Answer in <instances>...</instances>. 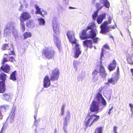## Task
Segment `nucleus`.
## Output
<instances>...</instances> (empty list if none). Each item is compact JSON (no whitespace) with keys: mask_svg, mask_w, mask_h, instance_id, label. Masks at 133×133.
Here are the masks:
<instances>
[{"mask_svg":"<svg viewBox=\"0 0 133 133\" xmlns=\"http://www.w3.org/2000/svg\"><path fill=\"white\" fill-rule=\"evenodd\" d=\"M68 121L64 120V127H66Z\"/></svg>","mask_w":133,"mask_h":133,"instance_id":"obj_49","label":"nucleus"},{"mask_svg":"<svg viewBox=\"0 0 133 133\" xmlns=\"http://www.w3.org/2000/svg\"><path fill=\"white\" fill-rule=\"evenodd\" d=\"M9 60H8L6 57H4L3 59L1 64H4L5 62H7Z\"/></svg>","mask_w":133,"mask_h":133,"instance_id":"obj_40","label":"nucleus"},{"mask_svg":"<svg viewBox=\"0 0 133 133\" xmlns=\"http://www.w3.org/2000/svg\"><path fill=\"white\" fill-rule=\"evenodd\" d=\"M23 36L24 37V39H25L27 38L31 37L32 34L30 32H26L24 34Z\"/></svg>","mask_w":133,"mask_h":133,"instance_id":"obj_27","label":"nucleus"},{"mask_svg":"<svg viewBox=\"0 0 133 133\" xmlns=\"http://www.w3.org/2000/svg\"><path fill=\"white\" fill-rule=\"evenodd\" d=\"M35 7L36 9V13L37 14H40L43 17L44 16L42 12L41 11L40 8H39L38 6L36 4L35 5Z\"/></svg>","mask_w":133,"mask_h":133,"instance_id":"obj_26","label":"nucleus"},{"mask_svg":"<svg viewBox=\"0 0 133 133\" xmlns=\"http://www.w3.org/2000/svg\"><path fill=\"white\" fill-rule=\"evenodd\" d=\"M116 66V63L114 59L112 60V63H110L108 65V68L110 71H111L115 69Z\"/></svg>","mask_w":133,"mask_h":133,"instance_id":"obj_11","label":"nucleus"},{"mask_svg":"<svg viewBox=\"0 0 133 133\" xmlns=\"http://www.w3.org/2000/svg\"><path fill=\"white\" fill-rule=\"evenodd\" d=\"M110 38H112L113 39V38H114L112 36H110Z\"/></svg>","mask_w":133,"mask_h":133,"instance_id":"obj_62","label":"nucleus"},{"mask_svg":"<svg viewBox=\"0 0 133 133\" xmlns=\"http://www.w3.org/2000/svg\"><path fill=\"white\" fill-rule=\"evenodd\" d=\"M74 67L76 68H77V65L78 64V63L76 61H74L73 62Z\"/></svg>","mask_w":133,"mask_h":133,"instance_id":"obj_45","label":"nucleus"},{"mask_svg":"<svg viewBox=\"0 0 133 133\" xmlns=\"http://www.w3.org/2000/svg\"><path fill=\"white\" fill-rule=\"evenodd\" d=\"M128 64L131 65L133 64V56L129 57L127 59Z\"/></svg>","mask_w":133,"mask_h":133,"instance_id":"obj_32","label":"nucleus"},{"mask_svg":"<svg viewBox=\"0 0 133 133\" xmlns=\"http://www.w3.org/2000/svg\"><path fill=\"white\" fill-rule=\"evenodd\" d=\"M108 22L107 21H104L101 25L100 28L101 29L100 31V33L102 34H105L107 32H109L110 30V28L112 29H114L115 27L114 26L111 27L108 26Z\"/></svg>","mask_w":133,"mask_h":133,"instance_id":"obj_3","label":"nucleus"},{"mask_svg":"<svg viewBox=\"0 0 133 133\" xmlns=\"http://www.w3.org/2000/svg\"><path fill=\"white\" fill-rule=\"evenodd\" d=\"M69 8L70 9H76V8L73 7H71V6H70Z\"/></svg>","mask_w":133,"mask_h":133,"instance_id":"obj_59","label":"nucleus"},{"mask_svg":"<svg viewBox=\"0 0 133 133\" xmlns=\"http://www.w3.org/2000/svg\"><path fill=\"white\" fill-rule=\"evenodd\" d=\"M74 48L75 49V53L74 57L75 58H77L81 54V51L79 50L78 44H77L75 46Z\"/></svg>","mask_w":133,"mask_h":133,"instance_id":"obj_13","label":"nucleus"},{"mask_svg":"<svg viewBox=\"0 0 133 133\" xmlns=\"http://www.w3.org/2000/svg\"><path fill=\"white\" fill-rule=\"evenodd\" d=\"M70 114L69 113H68L67 115L65 116L64 118V120L68 121V120L70 118Z\"/></svg>","mask_w":133,"mask_h":133,"instance_id":"obj_42","label":"nucleus"},{"mask_svg":"<svg viewBox=\"0 0 133 133\" xmlns=\"http://www.w3.org/2000/svg\"><path fill=\"white\" fill-rule=\"evenodd\" d=\"M104 6L103 5L102 0H99V3H97L95 4V7L97 9L96 10L99 11V10L101 9Z\"/></svg>","mask_w":133,"mask_h":133,"instance_id":"obj_20","label":"nucleus"},{"mask_svg":"<svg viewBox=\"0 0 133 133\" xmlns=\"http://www.w3.org/2000/svg\"><path fill=\"white\" fill-rule=\"evenodd\" d=\"M114 132V133H118L117 132V131H116V132Z\"/></svg>","mask_w":133,"mask_h":133,"instance_id":"obj_64","label":"nucleus"},{"mask_svg":"<svg viewBox=\"0 0 133 133\" xmlns=\"http://www.w3.org/2000/svg\"><path fill=\"white\" fill-rule=\"evenodd\" d=\"M67 35L69 39L70 42L72 44H76V40L75 37V35L74 34L70 33V32H68Z\"/></svg>","mask_w":133,"mask_h":133,"instance_id":"obj_7","label":"nucleus"},{"mask_svg":"<svg viewBox=\"0 0 133 133\" xmlns=\"http://www.w3.org/2000/svg\"><path fill=\"white\" fill-rule=\"evenodd\" d=\"M118 79V78L117 77H114L108 79V81L109 83L115 84L117 82Z\"/></svg>","mask_w":133,"mask_h":133,"instance_id":"obj_18","label":"nucleus"},{"mask_svg":"<svg viewBox=\"0 0 133 133\" xmlns=\"http://www.w3.org/2000/svg\"><path fill=\"white\" fill-rule=\"evenodd\" d=\"M88 31L86 29L83 30L79 34V37L81 40L88 39V35L87 34Z\"/></svg>","mask_w":133,"mask_h":133,"instance_id":"obj_10","label":"nucleus"},{"mask_svg":"<svg viewBox=\"0 0 133 133\" xmlns=\"http://www.w3.org/2000/svg\"><path fill=\"white\" fill-rule=\"evenodd\" d=\"M119 68L118 66L117 67V73H118L119 72Z\"/></svg>","mask_w":133,"mask_h":133,"instance_id":"obj_58","label":"nucleus"},{"mask_svg":"<svg viewBox=\"0 0 133 133\" xmlns=\"http://www.w3.org/2000/svg\"><path fill=\"white\" fill-rule=\"evenodd\" d=\"M103 5H104V6L107 8H109L110 7V3L108 0H102Z\"/></svg>","mask_w":133,"mask_h":133,"instance_id":"obj_25","label":"nucleus"},{"mask_svg":"<svg viewBox=\"0 0 133 133\" xmlns=\"http://www.w3.org/2000/svg\"><path fill=\"white\" fill-rule=\"evenodd\" d=\"M33 24L34 22L32 21H28L26 23V26L28 27L32 25Z\"/></svg>","mask_w":133,"mask_h":133,"instance_id":"obj_34","label":"nucleus"},{"mask_svg":"<svg viewBox=\"0 0 133 133\" xmlns=\"http://www.w3.org/2000/svg\"><path fill=\"white\" fill-rule=\"evenodd\" d=\"M20 25L21 28L23 32H24L25 31V25L24 22L20 21Z\"/></svg>","mask_w":133,"mask_h":133,"instance_id":"obj_29","label":"nucleus"},{"mask_svg":"<svg viewBox=\"0 0 133 133\" xmlns=\"http://www.w3.org/2000/svg\"><path fill=\"white\" fill-rule=\"evenodd\" d=\"M102 128L101 127L97 128L95 129L94 133H102Z\"/></svg>","mask_w":133,"mask_h":133,"instance_id":"obj_28","label":"nucleus"},{"mask_svg":"<svg viewBox=\"0 0 133 133\" xmlns=\"http://www.w3.org/2000/svg\"><path fill=\"white\" fill-rule=\"evenodd\" d=\"M3 98L5 100H8L10 98L9 95L7 94H4L3 95Z\"/></svg>","mask_w":133,"mask_h":133,"instance_id":"obj_37","label":"nucleus"},{"mask_svg":"<svg viewBox=\"0 0 133 133\" xmlns=\"http://www.w3.org/2000/svg\"><path fill=\"white\" fill-rule=\"evenodd\" d=\"M11 48H12V49L10 50L11 49H8V50H10L8 52V54L9 55H15V53L14 51V49L13 48V47L12 46H11Z\"/></svg>","mask_w":133,"mask_h":133,"instance_id":"obj_31","label":"nucleus"},{"mask_svg":"<svg viewBox=\"0 0 133 133\" xmlns=\"http://www.w3.org/2000/svg\"><path fill=\"white\" fill-rule=\"evenodd\" d=\"M54 42L56 43L59 42V40L58 37L55 36H54Z\"/></svg>","mask_w":133,"mask_h":133,"instance_id":"obj_39","label":"nucleus"},{"mask_svg":"<svg viewBox=\"0 0 133 133\" xmlns=\"http://www.w3.org/2000/svg\"><path fill=\"white\" fill-rule=\"evenodd\" d=\"M97 31L96 29L91 30L90 31L89 35H88V39H93L95 38L97 34Z\"/></svg>","mask_w":133,"mask_h":133,"instance_id":"obj_12","label":"nucleus"},{"mask_svg":"<svg viewBox=\"0 0 133 133\" xmlns=\"http://www.w3.org/2000/svg\"><path fill=\"white\" fill-rule=\"evenodd\" d=\"M5 90V83L0 82V93H3Z\"/></svg>","mask_w":133,"mask_h":133,"instance_id":"obj_22","label":"nucleus"},{"mask_svg":"<svg viewBox=\"0 0 133 133\" xmlns=\"http://www.w3.org/2000/svg\"><path fill=\"white\" fill-rule=\"evenodd\" d=\"M60 71L57 68L51 70V74L50 76V79L51 81H55L58 79L60 75Z\"/></svg>","mask_w":133,"mask_h":133,"instance_id":"obj_4","label":"nucleus"},{"mask_svg":"<svg viewBox=\"0 0 133 133\" xmlns=\"http://www.w3.org/2000/svg\"><path fill=\"white\" fill-rule=\"evenodd\" d=\"M4 55H7V56H8V55L7 54H4Z\"/></svg>","mask_w":133,"mask_h":133,"instance_id":"obj_63","label":"nucleus"},{"mask_svg":"<svg viewBox=\"0 0 133 133\" xmlns=\"http://www.w3.org/2000/svg\"><path fill=\"white\" fill-rule=\"evenodd\" d=\"M23 5H21L20 6V8L19 9V11H22V8L23 7Z\"/></svg>","mask_w":133,"mask_h":133,"instance_id":"obj_56","label":"nucleus"},{"mask_svg":"<svg viewBox=\"0 0 133 133\" xmlns=\"http://www.w3.org/2000/svg\"><path fill=\"white\" fill-rule=\"evenodd\" d=\"M101 50L102 51L101 53V59L102 58V57H103L104 56V49L103 48Z\"/></svg>","mask_w":133,"mask_h":133,"instance_id":"obj_46","label":"nucleus"},{"mask_svg":"<svg viewBox=\"0 0 133 133\" xmlns=\"http://www.w3.org/2000/svg\"><path fill=\"white\" fill-rule=\"evenodd\" d=\"M31 17V15L29 13L24 12L22 14L19 20L20 21L24 22V21L28 20Z\"/></svg>","mask_w":133,"mask_h":133,"instance_id":"obj_6","label":"nucleus"},{"mask_svg":"<svg viewBox=\"0 0 133 133\" xmlns=\"http://www.w3.org/2000/svg\"><path fill=\"white\" fill-rule=\"evenodd\" d=\"M65 106H63L61 109V113L62 115H63L64 114V110Z\"/></svg>","mask_w":133,"mask_h":133,"instance_id":"obj_44","label":"nucleus"},{"mask_svg":"<svg viewBox=\"0 0 133 133\" xmlns=\"http://www.w3.org/2000/svg\"><path fill=\"white\" fill-rule=\"evenodd\" d=\"M117 127L116 126H114L113 127V131L116 132L117 131Z\"/></svg>","mask_w":133,"mask_h":133,"instance_id":"obj_53","label":"nucleus"},{"mask_svg":"<svg viewBox=\"0 0 133 133\" xmlns=\"http://www.w3.org/2000/svg\"><path fill=\"white\" fill-rule=\"evenodd\" d=\"M90 112H88L87 114V117L89 118L85 123V125L87 127L93 125L95 122L98 121L100 118L99 116L94 114L90 115Z\"/></svg>","mask_w":133,"mask_h":133,"instance_id":"obj_2","label":"nucleus"},{"mask_svg":"<svg viewBox=\"0 0 133 133\" xmlns=\"http://www.w3.org/2000/svg\"><path fill=\"white\" fill-rule=\"evenodd\" d=\"M113 109V107H112L111 108L109 109V111L108 112V114L109 115H110V113L111 112V110Z\"/></svg>","mask_w":133,"mask_h":133,"instance_id":"obj_48","label":"nucleus"},{"mask_svg":"<svg viewBox=\"0 0 133 133\" xmlns=\"http://www.w3.org/2000/svg\"><path fill=\"white\" fill-rule=\"evenodd\" d=\"M9 44L8 43H5L3 44L2 46V49L3 50H5L9 49Z\"/></svg>","mask_w":133,"mask_h":133,"instance_id":"obj_33","label":"nucleus"},{"mask_svg":"<svg viewBox=\"0 0 133 133\" xmlns=\"http://www.w3.org/2000/svg\"><path fill=\"white\" fill-rule=\"evenodd\" d=\"M99 11L96 10L95 11L92 15V17L93 19L95 20L96 19V18L97 15Z\"/></svg>","mask_w":133,"mask_h":133,"instance_id":"obj_35","label":"nucleus"},{"mask_svg":"<svg viewBox=\"0 0 133 133\" xmlns=\"http://www.w3.org/2000/svg\"><path fill=\"white\" fill-rule=\"evenodd\" d=\"M16 71L15 70L12 72L11 73L10 75V79L14 81H15L17 80V79L16 77Z\"/></svg>","mask_w":133,"mask_h":133,"instance_id":"obj_21","label":"nucleus"},{"mask_svg":"<svg viewBox=\"0 0 133 133\" xmlns=\"http://www.w3.org/2000/svg\"><path fill=\"white\" fill-rule=\"evenodd\" d=\"M92 41L91 39H86L83 41V44L84 46L87 48H91L92 47Z\"/></svg>","mask_w":133,"mask_h":133,"instance_id":"obj_8","label":"nucleus"},{"mask_svg":"<svg viewBox=\"0 0 133 133\" xmlns=\"http://www.w3.org/2000/svg\"><path fill=\"white\" fill-rule=\"evenodd\" d=\"M99 73L102 77H105L107 76V74L104 68L102 65H101L99 69Z\"/></svg>","mask_w":133,"mask_h":133,"instance_id":"obj_15","label":"nucleus"},{"mask_svg":"<svg viewBox=\"0 0 133 133\" xmlns=\"http://www.w3.org/2000/svg\"><path fill=\"white\" fill-rule=\"evenodd\" d=\"M53 31L56 35L58 36L59 34V26L57 23H55L53 25Z\"/></svg>","mask_w":133,"mask_h":133,"instance_id":"obj_14","label":"nucleus"},{"mask_svg":"<svg viewBox=\"0 0 133 133\" xmlns=\"http://www.w3.org/2000/svg\"><path fill=\"white\" fill-rule=\"evenodd\" d=\"M129 105L131 108V110L132 111V109H133V104L131 103Z\"/></svg>","mask_w":133,"mask_h":133,"instance_id":"obj_51","label":"nucleus"},{"mask_svg":"<svg viewBox=\"0 0 133 133\" xmlns=\"http://www.w3.org/2000/svg\"><path fill=\"white\" fill-rule=\"evenodd\" d=\"M56 45H57V47H58V49H60L61 46H60V45L58 43H57Z\"/></svg>","mask_w":133,"mask_h":133,"instance_id":"obj_55","label":"nucleus"},{"mask_svg":"<svg viewBox=\"0 0 133 133\" xmlns=\"http://www.w3.org/2000/svg\"><path fill=\"white\" fill-rule=\"evenodd\" d=\"M9 61L11 62H13L14 61H15L14 58L12 56L10 57L9 60Z\"/></svg>","mask_w":133,"mask_h":133,"instance_id":"obj_43","label":"nucleus"},{"mask_svg":"<svg viewBox=\"0 0 133 133\" xmlns=\"http://www.w3.org/2000/svg\"><path fill=\"white\" fill-rule=\"evenodd\" d=\"M96 97L97 100L98 101H99L100 99H102V98H103L102 97V95L99 93L97 94L96 96Z\"/></svg>","mask_w":133,"mask_h":133,"instance_id":"obj_36","label":"nucleus"},{"mask_svg":"<svg viewBox=\"0 0 133 133\" xmlns=\"http://www.w3.org/2000/svg\"><path fill=\"white\" fill-rule=\"evenodd\" d=\"M40 25H44L45 24V21L44 19L42 18H39L38 19Z\"/></svg>","mask_w":133,"mask_h":133,"instance_id":"obj_30","label":"nucleus"},{"mask_svg":"<svg viewBox=\"0 0 133 133\" xmlns=\"http://www.w3.org/2000/svg\"><path fill=\"white\" fill-rule=\"evenodd\" d=\"M1 69L3 71L6 73H8L10 70V67L8 64H3L1 67Z\"/></svg>","mask_w":133,"mask_h":133,"instance_id":"obj_16","label":"nucleus"},{"mask_svg":"<svg viewBox=\"0 0 133 133\" xmlns=\"http://www.w3.org/2000/svg\"><path fill=\"white\" fill-rule=\"evenodd\" d=\"M127 0H121V2L122 3L126 2H127Z\"/></svg>","mask_w":133,"mask_h":133,"instance_id":"obj_57","label":"nucleus"},{"mask_svg":"<svg viewBox=\"0 0 133 133\" xmlns=\"http://www.w3.org/2000/svg\"><path fill=\"white\" fill-rule=\"evenodd\" d=\"M100 103H101L102 105L104 107L107 104L104 98H102V99H101Z\"/></svg>","mask_w":133,"mask_h":133,"instance_id":"obj_38","label":"nucleus"},{"mask_svg":"<svg viewBox=\"0 0 133 133\" xmlns=\"http://www.w3.org/2000/svg\"><path fill=\"white\" fill-rule=\"evenodd\" d=\"M6 74H5L4 72L1 73L0 75V79L1 80V81L0 82H3L5 83V81L6 79Z\"/></svg>","mask_w":133,"mask_h":133,"instance_id":"obj_23","label":"nucleus"},{"mask_svg":"<svg viewBox=\"0 0 133 133\" xmlns=\"http://www.w3.org/2000/svg\"><path fill=\"white\" fill-rule=\"evenodd\" d=\"M99 38L98 37H95L94 38H93V40L94 41V43H96L98 41Z\"/></svg>","mask_w":133,"mask_h":133,"instance_id":"obj_41","label":"nucleus"},{"mask_svg":"<svg viewBox=\"0 0 133 133\" xmlns=\"http://www.w3.org/2000/svg\"><path fill=\"white\" fill-rule=\"evenodd\" d=\"M131 71L132 73V75L133 76V68L131 69Z\"/></svg>","mask_w":133,"mask_h":133,"instance_id":"obj_60","label":"nucleus"},{"mask_svg":"<svg viewBox=\"0 0 133 133\" xmlns=\"http://www.w3.org/2000/svg\"><path fill=\"white\" fill-rule=\"evenodd\" d=\"M11 27L10 26H7L5 28L4 30V34L5 36H7V35L10 33V29H11Z\"/></svg>","mask_w":133,"mask_h":133,"instance_id":"obj_24","label":"nucleus"},{"mask_svg":"<svg viewBox=\"0 0 133 133\" xmlns=\"http://www.w3.org/2000/svg\"><path fill=\"white\" fill-rule=\"evenodd\" d=\"M98 73V72L96 70H95L93 71V72L92 73V75L93 76H95V75H97Z\"/></svg>","mask_w":133,"mask_h":133,"instance_id":"obj_47","label":"nucleus"},{"mask_svg":"<svg viewBox=\"0 0 133 133\" xmlns=\"http://www.w3.org/2000/svg\"><path fill=\"white\" fill-rule=\"evenodd\" d=\"M111 18L110 17H109L108 18V23H109V24H111Z\"/></svg>","mask_w":133,"mask_h":133,"instance_id":"obj_52","label":"nucleus"},{"mask_svg":"<svg viewBox=\"0 0 133 133\" xmlns=\"http://www.w3.org/2000/svg\"><path fill=\"white\" fill-rule=\"evenodd\" d=\"M126 14L128 15V16H130L131 12L129 10H128L127 11Z\"/></svg>","mask_w":133,"mask_h":133,"instance_id":"obj_50","label":"nucleus"},{"mask_svg":"<svg viewBox=\"0 0 133 133\" xmlns=\"http://www.w3.org/2000/svg\"><path fill=\"white\" fill-rule=\"evenodd\" d=\"M106 14L104 13L100 15L98 17L97 21L98 24H101L102 22L103 19L105 17Z\"/></svg>","mask_w":133,"mask_h":133,"instance_id":"obj_17","label":"nucleus"},{"mask_svg":"<svg viewBox=\"0 0 133 133\" xmlns=\"http://www.w3.org/2000/svg\"><path fill=\"white\" fill-rule=\"evenodd\" d=\"M96 26L94 23L93 22L90 23L86 28V29L88 31L89 30H94Z\"/></svg>","mask_w":133,"mask_h":133,"instance_id":"obj_19","label":"nucleus"},{"mask_svg":"<svg viewBox=\"0 0 133 133\" xmlns=\"http://www.w3.org/2000/svg\"><path fill=\"white\" fill-rule=\"evenodd\" d=\"M4 108H5V107L6 108V107L7 106V105H5L4 106Z\"/></svg>","mask_w":133,"mask_h":133,"instance_id":"obj_61","label":"nucleus"},{"mask_svg":"<svg viewBox=\"0 0 133 133\" xmlns=\"http://www.w3.org/2000/svg\"><path fill=\"white\" fill-rule=\"evenodd\" d=\"M99 103L96 101H92L90 107V110L91 112L98 113L99 112Z\"/></svg>","mask_w":133,"mask_h":133,"instance_id":"obj_5","label":"nucleus"},{"mask_svg":"<svg viewBox=\"0 0 133 133\" xmlns=\"http://www.w3.org/2000/svg\"><path fill=\"white\" fill-rule=\"evenodd\" d=\"M50 78L49 79V76H46L43 79L44 87L45 88H48L50 85Z\"/></svg>","mask_w":133,"mask_h":133,"instance_id":"obj_9","label":"nucleus"},{"mask_svg":"<svg viewBox=\"0 0 133 133\" xmlns=\"http://www.w3.org/2000/svg\"><path fill=\"white\" fill-rule=\"evenodd\" d=\"M104 47L106 49H109V47L107 44H105L104 46Z\"/></svg>","mask_w":133,"mask_h":133,"instance_id":"obj_54","label":"nucleus"},{"mask_svg":"<svg viewBox=\"0 0 133 133\" xmlns=\"http://www.w3.org/2000/svg\"><path fill=\"white\" fill-rule=\"evenodd\" d=\"M42 54V56H44L46 58L50 59L54 57L55 53L52 47L48 46L45 47L43 49Z\"/></svg>","mask_w":133,"mask_h":133,"instance_id":"obj_1","label":"nucleus"}]
</instances>
